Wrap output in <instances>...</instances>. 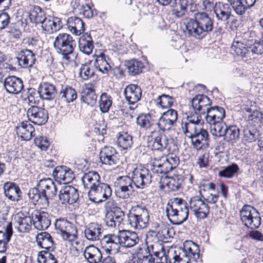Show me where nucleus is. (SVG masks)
Listing matches in <instances>:
<instances>
[{"label":"nucleus","mask_w":263,"mask_h":263,"mask_svg":"<svg viewBox=\"0 0 263 263\" xmlns=\"http://www.w3.org/2000/svg\"><path fill=\"white\" fill-rule=\"evenodd\" d=\"M57 194L55 183L52 179L48 178L40 180L35 187L29 190L28 195L33 202L48 206L49 200H52Z\"/></svg>","instance_id":"nucleus-1"},{"label":"nucleus","mask_w":263,"mask_h":263,"mask_svg":"<svg viewBox=\"0 0 263 263\" xmlns=\"http://www.w3.org/2000/svg\"><path fill=\"white\" fill-rule=\"evenodd\" d=\"M53 46L57 53L62 55L64 59L69 61V55L74 52L76 42L70 34L60 33L55 37Z\"/></svg>","instance_id":"nucleus-2"},{"label":"nucleus","mask_w":263,"mask_h":263,"mask_svg":"<svg viewBox=\"0 0 263 263\" xmlns=\"http://www.w3.org/2000/svg\"><path fill=\"white\" fill-rule=\"evenodd\" d=\"M187 205L182 206L176 203L170 204L168 203L166 208V215L170 221L174 224H180L185 221L188 218L189 209Z\"/></svg>","instance_id":"nucleus-3"},{"label":"nucleus","mask_w":263,"mask_h":263,"mask_svg":"<svg viewBox=\"0 0 263 263\" xmlns=\"http://www.w3.org/2000/svg\"><path fill=\"white\" fill-rule=\"evenodd\" d=\"M241 220L248 228L255 230L261 224L259 213L253 206L245 205L240 212Z\"/></svg>","instance_id":"nucleus-4"},{"label":"nucleus","mask_w":263,"mask_h":263,"mask_svg":"<svg viewBox=\"0 0 263 263\" xmlns=\"http://www.w3.org/2000/svg\"><path fill=\"white\" fill-rule=\"evenodd\" d=\"M162 132L159 130L151 132L147 138V147L152 150L163 152L170 148L168 144L171 140Z\"/></svg>","instance_id":"nucleus-5"},{"label":"nucleus","mask_w":263,"mask_h":263,"mask_svg":"<svg viewBox=\"0 0 263 263\" xmlns=\"http://www.w3.org/2000/svg\"><path fill=\"white\" fill-rule=\"evenodd\" d=\"M145 254L139 253L138 259L141 260V263H154L156 258H159L165 255V247L160 242H155L147 246L145 250Z\"/></svg>","instance_id":"nucleus-6"},{"label":"nucleus","mask_w":263,"mask_h":263,"mask_svg":"<svg viewBox=\"0 0 263 263\" xmlns=\"http://www.w3.org/2000/svg\"><path fill=\"white\" fill-rule=\"evenodd\" d=\"M131 178L137 188L143 189L150 184L152 176L148 168L140 165L134 168Z\"/></svg>","instance_id":"nucleus-7"},{"label":"nucleus","mask_w":263,"mask_h":263,"mask_svg":"<svg viewBox=\"0 0 263 263\" xmlns=\"http://www.w3.org/2000/svg\"><path fill=\"white\" fill-rule=\"evenodd\" d=\"M112 194L111 187L107 183L100 182L89 191L88 196L90 200L95 203H100L108 199Z\"/></svg>","instance_id":"nucleus-8"},{"label":"nucleus","mask_w":263,"mask_h":263,"mask_svg":"<svg viewBox=\"0 0 263 263\" xmlns=\"http://www.w3.org/2000/svg\"><path fill=\"white\" fill-rule=\"evenodd\" d=\"M27 115L30 122L38 125L45 124L49 118L48 112L45 108L35 105L28 109Z\"/></svg>","instance_id":"nucleus-9"},{"label":"nucleus","mask_w":263,"mask_h":263,"mask_svg":"<svg viewBox=\"0 0 263 263\" xmlns=\"http://www.w3.org/2000/svg\"><path fill=\"white\" fill-rule=\"evenodd\" d=\"M189 139L193 148L197 151L206 149L210 146L209 133L203 127Z\"/></svg>","instance_id":"nucleus-10"},{"label":"nucleus","mask_w":263,"mask_h":263,"mask_svg":"<svg viewBox=\"0 0 263 263\" xmlns=\"http://www.w3.org/2000/svg\"><path fill=\"white\" fill-rule=\"evenodd\" d=\"M59 198L63 204H73L79 199L78 190L71 185L62 186L59 192Z\"/></svg>","instance_id":"nucleus-11"},{"label":"nucleus","mask_w":263,"mask_h":263,"mask_svg":"<svg viewBox=\"0 0 263 263\" xmlns=\"http://www.w3.org/2000/svg\"><path fill=\"white\" fill-rule=\"evenodd\" d=\"M190 208L197 218L203 219L206 217L209 212V207L198 196L191 198Z\"/></svg>","instance_id":"nucleus-12"},{"label":"nucleus","mask_w":263,"mask_h":263,"mask_svg":"<svg viewBox=\"0 0 263 263\" xmlns=\"http://www.w3.org/2000/svg\"><path fill=\"white\" fill-rule=\"evenodd\" d=\"M99 157L103 164L112 166L119 162V154L116 149L111 146H104L101 148Z\"/></svg>","instance_id":"nucleus-13"},{"label":"nucleus","mask_w":263,"mask_h":263,"mask_svg":"<svg viewBox=\"0 0 263 263\" xmlns=\"http://www.w3.org/2000/svg\"><path fill=\"white\" fill-rule=\"evenodd\" d=\"M52 175L55 181L60 184L70 183L74 179V175L72 171L64 165L56 166L53 171Z\"/></svg>","instance_id":"nucleus-14"},{"label":"nucleus","mask_w":263,"mask_h":263,"mask_svg":"<svg viewBox=\"0 0 263 263\" xmlns=\"http://www.w3.org/2000/svg\"><path fill=\"white\" fill-rule=\"evenodd\" d=\"M181 255L188 259L187 260L197 261L199 258V247L192 240H186L183 242V248L180 247Z\"/></svg>","instance_id":"nucleus-15"},{"label":"nucleus","mask_w":263,"mask_h":263,"mask_svg":"<svg viewBox=\"0 0 263 263\" xmlns=\"http://www.w3.org/2000/svg\"><path fill=\"white\" fill-rule=\"evenodd\" d=\"M212 104V100L204 95H198L195 96L192 100V105L194 111L204 115L205 112L209 110V106Z\"/></svg>","instance_id":"nucleus-16"},{"label":"nucleus","mask_w":263,"mask_h":263,"mask_svg":"<svg viewBox=\"0 0 263 263\" xmlns=\"http://www.w3.org/2000/svg\"><path fill=\"white\" fill-rule=\"evenodd\" d=\"M199 27L206 36L212 32L214 28V20L205 12H197L194 14Z\"/></svg>","instance_id":"nucleus-17"},{"label":"nucleus","mask_w":263,"mask_h":263,"mask_svg":"<svg viewBox=\"0 0 263 263\" xmlns=\"http://www.w3.org/2000/svg\"><path fill=\"white\" fill-rule=\"evenodd\" d=\"M4 86L7 92L18 94L24 88L22 80L16 76H8L5 79Z\"/></svg>","instance_id":"nucleus-18"},{"label":"nucleus","mask_w":263,"mask_h":263,"mask_svg":"<svg viewBox=\"0 0 263 263\" xmlns=\"http://www.w3.org/2000/svg\"><path fill=\"white\" fill-rule=\"evenodd\" d=\"M63 24L60 18L48 15L42 25V30L48 34H52L59 31Z\"/></svg>","instance_id":"nucleus-19"},{"label":"nucleus","mask_w":263,"mask_h":263,"mask_svg":"<svg viewBox=\"0 0 263 263\" xmlns=\"http://www.w3.org/2000/svg\"><path fill=\"white\" fill-rule=\"evenodd\" d=\"M124 216V213L121 208L114 207L106 216V224L110 228H115L117 224L120 226Z\"/></svg>","instance_id":"nucleus-20"},{"label":"nucleus","mask_w":263,"mask_h":263,"mask_svg":"<svg viewBox=\"0 0 263 263\" xmlns=\"http://www.w3.org/2000/svg\"><path fill=\"white\" fill-rule=\"evenodd\" d=\"M38 93L41 98L48 101L54 99L58 94L55 85L48 82L42 83L40 85Z\"/></svg>","instance_id":"nucleus-21"},{"label":"nucleus","mask_w":263,"mask_h":263,"mask_svg":"<svg viewBox=\"0 0 263 263\" xmlns=\"http://www.w3.org/2000/svg\"><path fill=\"white\" fill-rule=\"evenodd\" d=\"M4 194L9 200L18 201L22 199V192L19 186L13 182H7L4 185Z\"/></svg>","instance_id":"nucleus-22"},{"label":"nucleus","mask_w":263,"mask_h":263,"mask_svg":"<svg viewBox=\"0 0 263 263\" xmlns=\"http://www.w3.org/2000/svg\"><path fill=\"white\" fill-rule=\"evenodd\" d=\"M18 65L22 68L31 67L34 64L36 59L35 54L31 50H22L17 58Z\"/></svg>","instance_id":"nucleus-23"},{"label":"nucleus","mask_w":263,"mask_h":263,"mask_svg":"<svg viewBox=\"0 0 263 263\" xmlns=\"http://www.w3.org/2000/svg\"><path fill=\"white\" fill-rule=\"evenodd\" d=\"M214 11L216 18L223 22L227 21L231 16L232 9L230 4L219 2L216 3Z\"/></svg>","instance_id":"nucleus-24"},{"label":"nucleus","mask_w":263,"mask_h":263,"mask_svg":"<svg viewBox=\"0 0 263 263\" xmlns=\"http://www.w3.org/2000/svg\"><path fill=\"white\" fill-rule=\"evenodd\" d=\"M34 128L28 121H23L16 126V132L18 137L23 140H30L33 136Z\"/></svg>","instance_id":"nucleus-25"},{"label":"nucleus","mask_w":263,"mask_h":263,"mask_svg":"<svg viewBox=\"0 0 263 263\" xmlns=\"http://www.w3.org/2000/svg\"><path fill=\"white\" fill-rule=\"evenodd\" d=\"M124 94L128 103L134 105L140 100L142 96V90L137 85L130 84L125 88Z\"/></svg>","instance_id":"nucleus-26"},{"label":"nucleus","mask_w":263,"mask_h":263,"mask_svg":"<svg viewBox=\"0 0 263 263\" xmlns=\"http://www.w3.org/2000/svg\"><path fill=\"white\" fill-rule=\"evenodd\" d=\"M81 180L84 187L89 191H91L92 188L101 182L100 175L96 171H89L84 173Z\"/></svg>","instance_id":"nucleus-27"},{"label":"nucleus","mask_w":263,"mask_h":263,"mask_svg":"<svg viewBox=\"0 0 263 263\" xmlns=\"http://www.w3.org/2000/svg\"><path fill=\"white\" fill-rule=\"evenodd\" d=\"M198 24L196 18H190L186 22L185 28L189 35L196 39H202L205 36Z\"/></svg>","instance_id":"nucleus-28"},{"label":"nucleus","mask_w":263,"mask_h":263,"mask_svg":"<svg viewBox=\"0 0 263 263\" xmlns=\"http://www.w3.org/2000/svg\"><path fill=\"white\" fill-rule=\"evenodd\" d=\"M132 211L134 213L130 212L128 215V221L135 223L138 221V218H141L142 222H145L147 217H149L148 212L145 206L137 205L132 208Z\"/></svg>","instance_id":"nucleus-29"},{"label":"nucleus","mask_w":263,"mask_h":263,"mask_svg":"<svg viewBox=\"0 0 263 263\" xmlns=\"http://www.w3.org/2000/svg\"><path fill=\"white\" fill-rule=\"evenodd\" d=\"M79 47L80 51L85 54L89 55L92 53L93 41L89 33H85L79 38Z\"/></svg>","instance_id":"nucleus-30"},{"label":"nucleus","mask_w":263,"mask_h":263,"mask_svg":"<svg viewBox=\"0 0 263 263\" xmlns=\"http://www.w3.org/2000/svg\"><path fill=\"white\" fill-rule=\"evenodd\" d=\"M67 25L70 31L76 35H80L85 30V23L80 18L71 16L68 18Z\"/></svg>","instance_id":"nucleus-31"},{"label":"nucleus","mask_w":263,"mask_h":263,"mask_svg":"<svg viewBox=\"0 0 263 263\" xmlns=\"http://www.w3.org/2000/svg\"><path fill=\"white\" fill-rule=\"evenodd\" d=\"M242 39L236 37L234 40L231 46V51L241 57H250V46L241 41Z\"/></svg>","instance_id":"nucleus-32"},{"label":"nucleus","mask_w":263,"mask_h":263,"mask_svg":"<svg viewBox=\"0 0 263 263\" xmlns=\"http://www.w3.org/2000/svg\"><path fill=\"white\" fill-rule=\"evenodd\" d=\"M245 110L249 113L248 117L249 121L259 126L263 123V114L255 106H246Z\"/></svg>","instance_id":"nucleus-33"},{"label":"nucleus","mask_w":263,"mask_h":263,"mask_svg":"<svg viewBox=\"0 0 263 263\" xmlns=\"http://www.w3.org/2000/svg\"><path fill=\"white\" fill-rule=\"evenodd\" d=\"M59 97L60 99L66 103L73 102L77 98L76 90L68 85L62 86Z\"/></svg>","instance_id":"nucleus-34"},{"label":"nucleus","mask_w":263,"mask_h":263,"mask_svg":"<svg viewBox=\"0 0 263 263\" xmlns=\"http://www.w3.org/2000/svg\"><path fill=\"white\" fill-rule=\"evenodd\" d=\"M136 123L141 128L149 130L156 125V121L149 114L142 113L137 117Z\"/></svg>","instance_id":"nucleus-35"},{"label":"nucleus","mask_w":263,"mask_h":263,"mask_svg":"<svg viewBox=\"0 0 263 263\" xmlns=\"http://www.w3.org/2000/svg\"><path fill=\"white\" fill-rule=\"evenodd\" d=\"M188 0H174L172 6V14L177 18L183 16L187 12Z\"/></svg>","instance_id":"nucleus-36"},{"label":"nucleus","mask_w":263,"mask_h":263,"mask_svg":"<svg viewBox=\"0 0 263 263\" xmlns=\"http://www.w3.org/2000/svg\"><path fill=\"white\" fill-rule=\"evenodd\" d=\"M36 241L39 247L47 250H50L54 245L51 236L46 231L37 234L36 236Z\"/></svg>","instance_id":"nucleus-37"},{"label":"nucleus","mask_w":263,"mask_h":263,"mask_svg":"<svg viewBox=\"0 0 263 263\" xmlns=\"http://www.w3.org/2000/svg\"><path fill=\"white\" fill-rule=\"evenodd\" d=\"M125 66L127 69L128 73L133 76L141 73L143 69L144 68L143 63L136 59H132L126 61Z\"/></svg>","instance_id":"nucleus-38"},{"label":"nucleus","mask_w":263,"mask_h":263,"mask_svg":"<svg viewBox=\"0 0 263 263\" xmlns=\"http://www.w3.org/2000/svg\"><path fill=\"white\" fill-rule=\"evenodd\" d=\"M121 246L126 248H131L139 241L138 234L135 231H126L122 235Z\"/></svg>","instance_id":"nucleus-39"},{"label":"nucleus","mask_w":263,"mask_h":263,"mask_svg":"<svg viewBox=\"0 0 263 263\" xmlns=\"http://www.w3.org/2000/svg\"><path fill=\"white\" fill-rule=\"evenodd\" d=\"M97 96L95 90L91 87H86L82 92L81 100L88 105L93 106L97 102Z\"/></svg>","instance_id":"nucleus-40"},{"label":"nucleus","mask_w":263,"mask_h":263,"mask_svg":"<svg viewBox=\"0 0 263 263\" xmlns=\"http://www.w3.org/2000/svg\"><path fill=\"white\" fill-rule=\"evenodd\" d=\"M94 66L97 69L103 74H108L111 70V66L107 62L105 55L103 53H101L97 58L94 62Z\"/></svg>","instance_id":"nucleus-41"},{"label":"nucleus","mask_w":263,"mask_h":263,"mask_svg":"<svg viewBox=\"0 0 263 263\" xmlns=\"http://www.w3.org/2000/svg\"><path fill=\"white\" fill-rule=\"evenodd\" d=\"M244 138L249 143L255 141L259 137V131L251 125L245 127L242 130Z\"/></svg>","instance_id":"nucleus-42"},{"label":"nucleus","mask_w":263,"mask_h":263,"mask_svg":"<svg viewBox=\"0 0 263 263\" xmlns=\"http://www.w3.org/2000/svg\"><path fill=\"white\" fill-rule=\"evenodd\" d=\"M44 11L39 6H36L29 14V18L31 23L37 24H43L46 17Z\"/></svg>","instance_id":"nucleus-43"},{"label":"nucleus","mask_w":263,"mask_h":263,"mask_svg":"<svg viewBox=\"0 0 263 263\" xmlns=\"http://www.w3.org/2000/svg\"><path fill=\"white\" fill-rule=\"evenodd\" d=\"M239 171V166L235 163L224 167L223 170L218 172V176L225 178H232Z\"/></svg>","instance_id":"nucleus-44"},{"label":"nucleus","mask_w":263,"mask_h":263,"mask_svg":"<svg viewBox=\"0 0 263 263\" xmlns=\"http://www.w3.org/2000/svg\"><path fill=\"white\" fill-rule=\"evenodd\" d=\"M117 143L123 149H127L133 144V137L127 133H121L118 137Z\"/></svg>","instance_id":"nucleus-45"},{"label":"nucleus","mask_w":263,"mask_h":263,"mask_svg":"<svg viewBox=\"0 0 263 263\" xmlns=\"http://www.w3.org/2000/svg\"><path fill=\"white\" fill-rule=\"evenodd\" d=\"M202 127L199 124L185 122L182 123V128L185 136L190 138Z\"/></svg>","instance_id":"nucleus-46"},{"label":"nucleus","mask_w":263,"mask_h":263,"mask_svg":"<svg viewBox=\"0 0 263 263\" xmlns=\"http://www.w3.org/2000/svg\"><path fill=\"white\" fill-rule=\"evenodd\" d=\"M112 103V99L111 97L108 95L107 93H103L100 98L99 104L100 109L103 113L107 112Z\"/></svg>","instance_id":"nucleus-47"},{"label":"nucleus","mask_w":263,"mask_h":263,"mask_svg":"<svg viewBox=\"0 0 263 263\" xmlns=\"http://www.w3.org/2000/svg\"><path fill=\"white\" fill-rule=\"evenodd\" d=\"M35 219L37 220L33 221V224L37 230H46L50 225V220L46 216L36 215Z\"/></svg>","instance_id":"nucleus-48"},{"label":"nucleus","mask_w":263,"mask_h":263,"mask_svg":"<svg viewBox=\"0 0 263 263\" xmlns=\"http://www.w3.org/2000/svg\"><path fill=\"white\" fill-rule=\"evenodd\" d=\"M175 125L173 121L169 120L162 114L158 121H156V125L159 128L158 130L162 131V132L170 130Z\"/></svg>","instance_id":"nucleus-49"},{"label":"nucleus","mask_w":263,"mask_h":263,"mask_svg":"<svg viewBox=\"0 0 263 263\" xmlns=\"http://www.w3.org/2000/svg\"><path fill=\"white\" fill-rule=\"evenodd\" d=\"M240 130L236 125L227 126L225 128V134L224 139L225 140H234L239 138Z\"/></svg>","instance_id":"nucleus-50"},{"label":"nucleus","mask_w":263,"mask_h":263,"mask_svg":"<svg viewBox=\"0 0 263 263\" xmlns=\"http://www.w3.org/2000/svg\"><path fill=\"white\" fill-rule=\"evenodd\" d=\"M174 98L167 95L163 94L157 97L156 101L162 108H170L174 102Z\"/></svg>","instance_id":"nucleus-51"},{"label":"nucleus","mask_w":263,"mask_h":263,"mask_svg":"<svg viewBox=\"0 0 263 263\" xmlns=\"http://www.w3.org/2000/svg\"><path fill=\"white\" fill-rule=\"evenodd\" d=\"M231 9L233 8L235 13L238 15L242 16L248 10L245 3L241 0H233L231 3Z\"/></svg>","instance_id":"nucleus-52"},{"label":"nucleus","mask_w":263,"mask_h":263,"mask_svg":"<svg viewBox=\"0 0 263 263\" xmlns=\"http://www.w3.org/2000/svg\"><path fill=\"white\" fill-rule=\"evenodd\" d=\"M226 124L221 121L210 127L211 134L216 137H224L225 134Z\"/></svg>","instance_id":"nucleus-53"},{"label":"nucleus","mask_w":263,"mask_h":263,"mask_svg":"<svg viewBox=\"0 0 263 263\" xmlns=\"http://www.w3.org/2000/svg\"><path fill=\"white\" fill-rule=\"evenodd\" d=\"M124 232L126 231H119V234L117 236L115 234H108L103 237L101 240V245H103L104 242L106 243V245H109L110 243L117 242L119 243L121 245L122 235L124 234Z\"/></svg>","instance_id":"nucleus-54"},{"label":"nucleus","mask_w":263,"mask_h":263,"mask_svg":"<svg viewBox=\"0 0 263 263\" xmlns=\"http://www.w3.org/2000/svg\"><path fill=\"white\" fill-rule=\"evenodd\" d=\"M95 74L94 70L87 64H82L80 68L79 76L84 80L91 78Z\"/></svg>","instance_id":"nucleus-55"},{"label":"nucleus","mask_w":263,"mask_h":263,"mask_svg":"<svg viewBox=\"0 0 263 263\" xmlns=\"http://www.w3.org/2000/svg\"><path fill=\"white\" fill-rule=\"evenodd\" d=\"M133 182L131 177L123 176L118 178L115 182V187L116 189H120L123 187H127L133 186Z\"/></svg>","instance_id":"nucleus-56"},{"label":"nucleus","mask_w":263,"mask_h":263,"mask_svg":"<svg viewBox=\"0 0 263 263\" xmlns=\"http://www.w3.org/2000/svg\"><path fill=\"white\" fill-rule=\"evenodd\" d=\"M134 191L133 186L121 187L120 189H116L115 192L117 196L122 199H127L132 195Z\"/></svg>","instance_id":"nucleus-57"},{"label":"nucleus","mask_w":263,"mask_h":263,"mask_svg":"<svg viewBox=\"0 0 263 263\" xmlns=\"http://www.w3.org/2000/svg\"><path fill=\"white\" fill-rule=\"evenodd\" d=\"M180 251H181L180 248H176L170 247V248H168L167 249V251H166L165 250V255H162V257H163L164 260L166 261H167V260H168V259H170L172 258H181L180 256H181Z\"/></svg>","instance_id":"nucleus-58"},{"label":"nucleus","mask_w":263,"mask_h":263,"mask_svg":"<svg viewBox=\"0 0 263 263\" xmlns=\"http://www.w3.org/2000/svg\"><path fill=\"white\" fill-rule=\"evenodd\" d=\"M156 232L157 231H148V232H152V234L156 233L158 237L164 242L171 241V239L175 234V231H157V233Z\"/></svg>","instance_id":"nucleus-59"},{"label":"nucleus","mask_w":263,"mask_h":263,"mask_svg":"<svg viewBox=\"0 0 263 263\" xmlns=\"http://www.w3.org/2000/svg\"><path fill=\"white\" fill-rule=\"evenodd\" d=\"M182 181V179L178 176H175L171 178L166 185L170 191H176L181 187Z\"/></svg>","instance_id":"nucleus-60"},{"label":"nucleus","mask_w":263,"mask_h":263,"mask_svg":"<svg viewBox=\"0 0 263 263\" xmlns=\"http://www.w3.org/2000/svg\"><path fill=\"white\" fill-rule=\"evenodd\" d=\"M56 230H69L72 228V223L64 218L56 219L54 223Z\"/></svg>","instance_id":"nucleus-61"},{"label":"nucleus","mask_w":263,"mask_h":263,"mask_svg":"<svg viewBox=\"0 0 263 263\" xmlns=\"http://www.w3.org/2000/svg\"><path fill=\"white\" fill-rule=\"evenodd\" d=\"M17 224L18 227V230H28L31 226L32 220L30 217H24L21 218L20 216L17 217Z\"/></svg>","instance_id":"nucleus-62"},{"label":"nucleus","mask_w":263,"mask_h":263,"mask_svg":"<svg viewBox=\"0 0 263 263\" xmlns=\"http://www.w3.org/2000/svg\"><path fill=\"white\" fill-rule=\"evenodd\" d=\"M34 141L35 144L42 151H46L50 145V142L46 137H36Z\"/></svg>","instance_id":"nucleus-63"},{"label":"nucleus","mask_w":263,"mask_h":263,"mask_svg":"<svg viewBox=\"0 0 263 263\" xmlns=\"http://www.w3.org/2000/svg\"><path fill=\"white\" fill-rule=\"evenodd\" d=\"M250 54H261L263 53V39L256 41L249 48Z\"/></svg>","instance_id":"nucleus-64"}]
</instances>
